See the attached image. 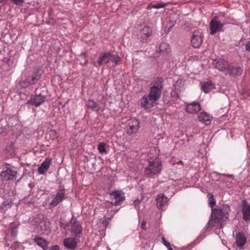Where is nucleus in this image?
Here are the masks:
<instances>
[{"instance_id": "f257e3e1", "label": "nucleus", "mask_w": 250, "mask_h": 250, "mask_svg": "<svg viewBox=\"0 0 250 250\" xmlns=\"http://www.w3.org/2000/svg\"><path fill=\"white\" fill-rule=\"evenodd\" d=\"M229 207L227 205H223L218 208H212L208 222V227L213 226L217 223L227 220L229 216Z\"/></svg>"}, {"instance_id": "f03ea898", "label": "nucleus", "mask_w": 250, "mask_h": 250, "mask_svg": "<svg viewBox=\"0 0 250 250\" xmlns=\"http://www.w3.org/2000/svg\"><path fill=\"white\" fill-rule=\"evenodd\" d=\"M162 169L161 161L155 159L152 161H149L147 167L145 168L144 174L146 177H150L160 173Z\"/></svg>"}, {"instance_id": "7ed1b4c3", "label": "nucleus", "mask_w": 250, "mask_h": 250, "mask_svg": "<svg viewBox=\"0 0 250 250\" xmlns=\"http://www.w3.org/2000/svg\"><path fill=\"white\" fill-rule=\"evenodd\" d=\"M163 88V81L160 79H157L153 82L152 86L150 87L148 97H150L151 100L157 101L161 97Z\"/></svg>"}, {"instance_id": "20e7f679", "label": "nucleus", "mask_w": 250, "mask_h": 250, "mask_svg": "<svg viewBox=\"0 0 250 250\" xmlns=\"http://www.w3.org/2000/svg\"><path fill=\"white\" fill-rule=\"evenodd\" d=\"M225 23L219 20V17L215 16L210 21L209 29L211 35H214L219 31H223Z\"/></svg>"}, {"instance_id": "39448f33", "label": "nucleus", "mask_w": 250, "mask_h": 250, "mask_svg": "<svg viewBox=\"0 0 250 250\" xmlns=\"http://www.w3.org/2000/svg\"><path fill=\"white\" fill-rule=\"evenodd\" d=\"M111 203L115 206L120 205L121 203L125 200L124 194L123 192L115 190L109 193Z\"/></svg>"}, {"instance_id": "423d86ee", "label": "nucleus", "mask_w": 250, "mask_h": 250, "mask_svg": "<svg viewBox=\"0 0 250 250\" xmlns=\"http://www.w3.org/2000/svg\"><path fill=\"white\" fill-rule=\"evenodd\" d=\"M139 121L135 118H131L128 120L126 126V133L131 135L137 132L139 128Z\"/></svg>"}, {"instance_id": "0eeeda50", "label": "nucleus", "mask_w": 250, "mask_h": 250, "mask_svg": "<svg viewBox=\"0 0 250 250\" xmlns=\"http://www.w3.org/2000/svg\"><path fill=\"white\" fill-rule=\"evenodd\" d=\"M17 172L10 167L3 170L0 173V178L3 182L15 180L17 177Z\"/></svg>"}, {"instance_id": "6e6552de", "label": "nucleus", "mask_w": 250, "mask_h": 250, "mask_svg": "<svg viewBox=\"0 0 250 250\" xmlns=\"http://www.w3.org/2000/svg\"><path fill=\"white\" fill-rule=\"evenodd\" d=\"M46 100V96L41 94H36L34 96L27 100L26 104L38 106L42 104Z\"/></svg>"}, {"instance_id": "1a4fd4ad", "label": "nucleus", "mask_w": 250, "mask_h": 250, "mask_svg": "<svg viewBox=\"0 0 250 250\" xmlns=\"http://www.w3.org/2000/svg\"><path fill=\"white\" fill-rule=\"evenodd\" d=\"M212 64L216 69L223 72H228L229 66V62L222 59L214 60Z\"/></svg>"}, {"instance_id": "9d476101", "label": "nucleus", "mask_w": 250, "mask_h": 250, "mask_svg": "<svg viewBox=\"0 0 250 250\" xmlns=\"http://www.w3.org/2000/svg\"><path fill=\"white\" fill-rule=\"evenodd\" d=\"M203 42V34L200 31H195L191 39L192 45L195 48L200 46Z\"/></svg>"}, {"instance_id": "9b49d317", "label": "nucleus", "mask_w": 250, "mask_h": 250, "mask_svg": "<svg viewBox=\"0 0 250 250\" xmlns=\"http://www.w3.org/2000/svg\"><path fill=\"white\" fill-rule=\"evenodd\" d=\"M241 206L243 218L246 222L249 221L250 220V205L246 200H243Z\"/></svg>"}, {"instance_id": "f8f14e48", "label": "nucleus", "mask_w": 250, "mask_h": 250, "mask_svg": "<svg viewBox=\"0 0 250 250\" xmlns=\"http://www.w3.org/2000/svg\"><path fill=\"white\" fill-rule=\"evenodd\" d=\"M65 191L64 189H60L57 193L55 197L50 202L51 206L55 207L61 202L64 198Z\"/></svg>"}, {"instance_id": "ddd939ff", "label": "nucleus", "mask_w": 250, "mask_h": 250, "mask_svg": "<svg viewBox=\"0 0 250 250\" xmlns=\"http://www.w3.org/2000/svg\"><path fill=\"white\" fill-rule=\"evenodd\" d=\"M201 110L200 104L196 102L188 104L186 106V110L191 114H194Z\"/></svg>"}, {"instance_id": "4468645a", "label": "nucleus", "mask_w": 250, "mask_h": 250, "mask_svg": "<svg viewBox=\"0 0 250 250\" xmlns=\"http://www.w3.org/2000/svg\"><path fill=\"white\" fill-rule=\"evenodd\" d=\"M109 57H110V53L106 52L104 53L103 54H101L98 59L96 64L94 63V65L96 67H100L103 64H107L108 62H109Z\"/></svg>"}, {"instance_id": "2eb2a0df", "label": "nucleus", "mask_w": 250, "mask_h": 250, "mask_svg": "<svg viewBox=\"0 0 250 250\" xmlns=\"http://www.w3.org/2000/svg\"><path fill=\"white\" fill-rule=\"evenodd\" d=\"M42 75V72L41 70H36L33 72L32 76H29L26 79L30 85H33L41 79Z\"/></svg>"}, {"instance_id": "dca6fc26", "label": "nucleus", "mask_w": 250, "mask_h": 250, "mask_svg": "<svg viewBox=\"0 0 250 250\" xmlns=\"http://www.w3.org/2000/svg\"><path fill=\"white\" fill-rule=\"evenodd\" d=\"M155 101L151 100L148 95H144L141 100V105L145 108H150L153 106Z\"/></svg>"}, {"instance_id": "f3484780", "label": "nucleus", "mask_w": 250, "mask_h": 250, "mask_svg": "<svg viewBox=\"0 0 250 250\" xmlns=\"http://www.w3.org/2000/svg\"><path fill=\"white\" fill-rule=\"evenodd\" d=\"M70 231L76 237H80V235L82 232V228L79 222L75 221L72 224Z\"/></svg>"}, {"instance_id": "a211bd4d", "label": "nucleus", "mask_w": 250, "mask_h": 250, "mask_svg": "<svg viewBox=\"0 0 250 250\" xmlns=\"http://www.w3.org/2000/svg\"><path fill=\"white\" fill-rule=\"evenodd\" d=\"M52 162V159L47 157L45 159V161H44L38 168V172L41 174H43L46 170H47Z\"/></svg>"}, {"instance_id": "6ab92c4d", "label": "nucleus", "mask_w": 250, "mask_h": 250, "mask_svg": "<svg viewBox=\"0 0 250 250\" xmlns=\"http://www.w3.org/2000/svg\"><path fill=\"white\" fill-rule=\"evenodd\" d=\"M63 244L66 248L71 250L75 249L77 246L76 238H67L64 240Z\"/></svg>"}, {"instance_id": "aec40b11", "label": "nucleus", "mask_w": 250, "mask_h": 250, "mask_svg": "<svg viewBox=\"0 0 250 250\" xmlns=\"http://www.w3.org/2000/svg\"><path fill=\"white\" fill-rule=\"evenodd\" d=\"M168 201V199L164 194L158 195L156 199L157 207L159 209H162V208L167 203Z\"/></svg>"}, {"instance_id": "412c9836", "label": "nucleus", "mask_w": 250, "mask_h": 250, "mask_svg": "<svg viewBox=\"0 0 250 250\" xmlns=\"http://www.w3.org/2000/svg\"><path fill=\"white\" fill-rule=\"evenodd\" d=\"M198 119L200 122L208 125L210 123L211 117L206 112H202L198 115Z\"/></svg>"}, {"instance_id": "4be33fe9", "label": "nucleus", "mask_w": 250, "mask_h": 250, "mask_svg": "<svg viewBox=\"0 0 250 250\" xmlns=\"http://www.w3.org/2000/svg\"><path fill=\"white\" fill-rule=\"evenodd\" d=\"M228 72L233 77H236L241 75L243 72V69L240 67L229 66Z\"/></svg>"}, {"instance_id": "5701e85b", "label": "nucleus", "mask_w": 250, "mask_h": 250, "mask_svg": "<svg viewBox=\"0 0 250 250\" xmlns=\"http://www.w3.org/2000/svg\"><path fill=\"white\" fill-rule=\"evenodd\" d=\"M246 238L244 234L239 232L236 235V243L237 246L239 247H242L246 243Z\"/></svg>"}, {"instance_id": "b1692460", "label": "nucleus", "mask_w": 250, "mask_h": 250, "mask_svg": "<svg viewBox=\"0 0 250 250\" xmlns=\"http://www.w3.org/2000/svg\"><path fill=\"white\" fill-rule=\"evenodd\" d=\"M86 105L88 108L95 112H98L100 110V105L99 103L96 102L93 100H89L86 103Z\"/></svg>"}, {"instance_id": "393cba45", "label": "nucleus", "mask_w": 250, "mask_h": 250, "mask_svg": "<svg viewBox=\"0 0 250 250\" xmlns=\"http://www.w3.org/2000/svg\"><path fill=\"white\" fill-rule=\"evenodd\" d=\"M35 242L43 250H46L48 245V243L45 239L40 237H36L34 238Z\"/></svg>"}, {"instance_id": "a878e982", "label": "nucleus", "mask_w": 250, "mask_h": 250, "mask_svg": "<svg viewBox=\"0 0 250 250\" xmlns=\"http://www.w3.org/2000/svg\"><path fill=\"white\" fill-rule=\"evenodd\" d=\"M181 83V82L179 83L177 81L174 85V89L171 91L170 94L172 97L175 98H179V93L181 91V88H180V84Z\"/></svg>"}, {"instance_id": "bb28decb", "label": "nucleus", "mask_w": 250, "mask_h": 250, "mask_svg": "<svg viewBox=\"0 0 250 250\" xmlns=\"http://www.w3.org/2000/svg\"><path fill=\"white\" fill-rule=\"evenodd\" d=\"M140 33L143 39H146L151 35L152 30L148 26H145Z\"/></svg>"}, {"instance_id": "cd10ccee", "label": "nucleus", "mask_w": 250, "mask_h": 250, "mask_svg": "<svg viewBox=\"0 0 250 250\" xmlns=\"http://www.w3.org/2000/svg\"><path fill=\"white\" fill-rule=\"evenodd\" d=\"M201 88L203 91L207 93L213 88V85L210 82H206L202 84Z\"/></svg>"}, {"instance_id": "c85d7f7f", "label": "nucleus", "mask_w": 250, "mask_h": 250, "mask_svg": "<svg viewBox=\"0 0 250 250\" xmlns=\"http://www.w3.org/2000/svg\"><path fill=\"white\" fill-rule=\"evenodd\" d=\"M159 49L160 52L164 55L165 53H167L170 51L169 45L166 42H163L160 45Z\"/></svg>"}, {"instance_id": "c756f323", "label": "nucleus", "mask_w": 250, "mask_h": 250, "mask_svg": "<svg viewBox=\"0 0 250 250\" xmlns=\"http://www.w3.org/2000/svg\"><path fill=\"white\" fill-rule=\"evenodd\" d=\"M12 205V203L11 202H9L8 201H4L1 204L0 207V209L3 212H5L7 210L8 208H9L11 207Z\"/></svg>"}, {"instance_id": "7c9ffc66", "label": "nucleus", "mask_w": 250, "mask_h": 250, "mask_svg": "<svg viewBox=\"0 0 250 250\" xmlns=\"http://www.w3.org/2000/svg\"><path fill=\"white\" fill-rule=\"evenodd\" d=\"M120 58L118 55H114L110 53L109 61L116 64H118L120 61Z\"/></svg>"}, {"instance_id": "2f4dec72", "label": "nucleus", "mask_w": 250, "mask_h": 250, "mask_svg": "<svg viewBox=\"0 0 250 250\" xmlns=\"http://www.w3.org/2000/svg\"><path fill=\"white\" fill-rule=\"evenodd\" d=\"M105 144L104 143H100L98 145V149L99 152L101 154L106 153V151L105 148Z\"/></svg>"}, {"instance_id": "473e14b6", "label": "nucleus", "mask_w": 250, "mask_h": 250, "mask_svg": "<svg viewBox=\"0 0 250 250\" xmlns=\"http://www.w3.org/2000/svg\"><path fill=\"white\" fill-rule=\"evenodd\" d=\"M208 201H209V203H208L209 206L211 208V210H212V208H214L213 207L215 205V204H216L215 200L214 198L213 195H212L211 196H210L209 198Z\"/></svg>"}, {"instance_id": "72a5a7b5", "label": "nucleus", "mask_w": 250, "mask_h": 250, "mask_svg": "<svg viewBox=\"0 0 250 250\" xmlns=\"http://www.w3.org/2000/svg\"><path fill=\"white\" fill-rule=\"evenodd\" d=\"M20 84L21 87L23 88H27L30 85V83H29L28 82V81L26 79H25L24 80L21 81Z\"/></svg>"}, {"instance_id": "f704fd0d", "label": "nucleus", "mask_w": 250, "mask_h": 250, "mask_svg": "<svg viewBox=\"0 0 250 250\" xmlns=\"http://www.w3.org/2000/svg\"><path fill=\"white\" fill-rule=\"evenodd\" d=\"M49 138L51 140H55L57 138V134L55 130H51L49 132Z\"/></svg>"}, {"instance_id": "c9c22d12", "label": "nucleus", "mask_w": 250, "mask_h": 250, "mask_svg": "<svg viewBox=\"0 0 250 250\" xmlns=\"http://www.w3.org/2000/svg\"><path fill=\"white\" fill-rule=\"evenodd\" d=\"M162 242L164 245H165L168 249V250H169L170 249H172V248L171 247V245L169 242H168L165 237H162Z\"/></svg>"}, {"instance_id": "e433bc0d", "label": "nucleus", "mask_w": 250, "mask_h": 250, "mask_svg": "<svg viewBox=\"0 0 250 250\" xmlns=\"http://www.w3.org/2000/svg\"><path fill=\"white\" fill-rule=\"evenodd\" d=\"M84 161L85 162L90 163L92 165L94 166L95 165V158H92V157L88 158L87 157H85L84 158Z\"/></svg>"}, {"instance_id": "4c0bfd02", "label": "nucleus", "mask_w": 250, "mask_h": 250, "mask_svg": "<svg viewBox=\"0 0 250 250\" xmlns=\"http://www.w3.org/2000/svg\"><path fill=\"white\" fill-rule=\"evenodd\" d=\"M166 4L163 3H157V4H154L153 6V7L156 8V9H159L161 8L165 7L166 6Z\"/></svg>"}, {"instance_id": "58836bf2", "label": "nucleus", "mask_w": 250, "mask_h": 250, "mask_svg": "<svg viewBox=\"0 0 250 250\" xmlns=\"http://www.w3.org/2000/svg\"><path fill=\"white\" fill-rule=\"evenodd\" d=\"M18 231H17V227H15L11 229V235L14 237H15L17 235Z\"/></svg>"}, {"instance_id": "ea45409f", "label": "nucleus", "mask_w": 250, "mask_h": 250, "mask_svg": "<svg viewBox=\"0 0 250 250\" xmlns=\"http://www.w3.org/2000/svg\"><path fill=\"white\" fill-rule=\"evenodd\" d=\"M13 3L16 5H21L23 2L24 0H11Z\"/></svg>"}, {"instance_id": "a19ab883", "label": "nucleus", "mask_w": 250, "mask_h": 250, "mask_svg": "<svg viewBox=\"0 0 250 250\" xmlns=\"http://www.w3.org/2000/svg\"><path fill=\"white\" fill-rule=\"evenodd\" d=\"M109 219H110L109 218L104 217V220L103 221V224L104 226L107 225L109 221Z\"/></svg>"}, {"instance_id": "79ce46f5", "label": "nucleus", "mask_w": 250, "mask_h": 250, "mask_svg": "<svg viewBox=\"0 0 250 250\" xmlns=\"http://www.w3.org/2000/svg\"><path fill=\"white\" fill-rule=\"evenodd\" d=\"M59 249L60 247L58 245H54L51 247L50 250H59Z\"/></svg>"}, {"instance_id": "37998d69", "label": "nucleus", "mask_w": 250, "mask_h": 250, "mask_svg": "<svg viewBox=\"0 0 250 250\" xmlns=\"http://www.w3.org/2000/svg\"><path fill=\"white\" fill-rule=\"evenodd\" d=\"M246 50L250 52V41L246 44Z\"/></svg>"}, {"instance_id": "c03bdc74", "label": "nucleus", "mask_w": 250, "mask_h": 250, "mask_svg": "<svg viewBox=\"0 0 250 250\" xmlns=\"http://www.w3.org/2000/svg\"><path fill=\"white\" fill-rule=\"evenodd\" d=\"M146 221H145L144 220H143L142 222V224H141V227L143 229H144V230L146 229Z\"/></svg>"}, {"instance_id": "a18cd8bd", "label": "nucleus", "mask_w": 250, "mask_h": 250, "mask_svg": "<svg viewBox=\"0 0 250 250\" xmlns=\"http://www.w3.org/2000/svg\"><path fill=\"white\" fill-rule=\"evenodd\" d=\"M139 203H140V201L138 200H136L135 201H134V205L136 208H137V205L139 204Z\"/></svg>"}, {"instance_id": "49530a36", "label": "nucleus", "mask_w": 250, "mask_h": 250, "mask_svg": "<svg viewBox=\"0 0 250 250\" xmlns=\"http://www.w3.org/2000/svg\"><path fill=\"white\" fill-rule=\"evenodd\" d=\"M45 224H46V222H41V223H40V226H41V227H42V225H45Z\"/></svg>"}, {"instance_id": "de8ad7c7", "label": "nucleus", "mask_w": 250, "mask_h": 250, "mask_svg": "<svg viewBox=\"0 0 250 250\" xmlns=\"http://www.w3.org/2000/svg\"><path fill=\"white\" fill-rule=\"evenodd\" d=\"M177 164L178 165H179V164H181V165H182V164H183V162H182V161H178V162L177 163Z\"/></svg>"}, {"instance_id": "09e8293b", "label": "nucleus", "mask_w": 250, "mask_h": 250, "mask_svg": "<svg viewBox=\"0 0 250 250\" xmlns=\"http://www.w3.org/2000/svg\"><path fill=\"white\" fill-rule=\"evenodd\" d=\"M7 0H0V2H2L3 1H7Z\"/></svg>"}, {"instance_id": "8fccbe9b", "label": "nucleus", "mask_w": 250, "mask_h": 250, "mask_svg": "<svg viewBox=\"0 0 250 250\" xmlns=\"http://www.w3.org/2000/svg\"><path fill=\"white\" fill-rule=\"evenodd\" d=\"M87 61H86L85 62H84V65H86L87 64Z\"/></svg>"}, {"instance_id": "3c124183", "label": "nucleus", "mask_w": 250, "mask_h": 250, "mask_svg": "<svg viewBox=\"0 0 250 250\" xmlns=\"http://www.w3.org/2000/svg\"><path fill=\"white\" fill-rule=\"evenodd\" d=\"M249 33H250V31H249Z\"/></svg>"}, {"instance_id": "603ef678", "label": "nucleus", "mask_w": 250, "mask_h": 250, "mask_svg": "<svg viewBox=\"0 0 250 250\" xmlns=\"http://www.w3.org/2000/svg\"><path fill=\"white\" fill-rule=\"evenodd\" d=\"M169 250H173L172 249H170Z\"/></svg>"}]
</instances>
